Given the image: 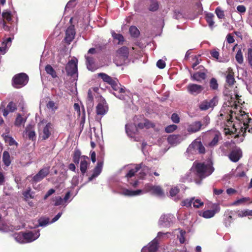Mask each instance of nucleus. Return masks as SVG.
Here are the masks:
<instances>
[{
	"mask_svg": "<svg viewBox=\"0 0 252 252\" xmlns=\"http://www.w3.org/2000/svg\"><path fill=\"white\" fill-rule=\"evenodd\" d=\"M214 170L211 161L203 163L194 162L190 171L183 178V181L186 182L193 181L199 184L202 179L210 175Z\"/></svg>",
	"mask_w": 252,
	"mask_h": 252,
	"instance_id": "f257e3e1",
	"label": "nucleus"
},
{
	"mask_svg": "<svg viewBox=\"0 0 252 252\" xmlns=\"http://www.w3.org/2000/svg\"><path fill=\"white\" fill-rule=\"evenodd\" d=\"M98 76L100 77L104 82L111 85L114 91L113 94L117 98L121 100H125L128 97L129 92L126 89L125 87L118 83L110 76L104 73H100L98 74Z\"/></svg>",
	"mask_w": 252,
	"mask_h": 252,
	"instance_id": "f03ea898",
	"label": "nucleus"
},
{
	"mask_svg": "<svg viewBox=\"0 0 252 252\" xmlns=\"http://www.w3.org/2000/svg\"><path fill=\"white\" fill-rule=\"evenodd\" d=\"M149 192L158 196H162L164 195V192L160 186H153L152 184H146L143 190L138 189L136 190H132L128 189H124L122 191L121 193L124 195L133 196L140 195L142 193Z\"/></svg>",
	"mask_w": 252,
	"mask_h": 252,
	"instance_id": "7ed1b4c3",
	"label": "nucleus"
},
{
	"mask_svg": "<svg viewBox=\"0 0 252 252\" xmlns=\"http://www.w3.org/2000/svg\"><path fill=\"white\" fill-rule=\"evenodd\" d=\"M149 170V169L148 167L142 163L135 165L133 166V167L129 169V171L126 175V177L127 178L128 180H129V178L134 176L137 173L136 175L138 176V178L140 179H143L146 174L148 173ZM128 181L129 182L130 184L133 187H136L139 184L138 180H136L133 183L130 182L129 181Z\"/></svg>",
	"mask_w": 252,
	"mask_h": 252,
	"instance_id": "20e7f679",
	"label": "nucleus"
},
{
	"mask_svg": "<svg viewBox=\"0 0 252 252\" xmlns=\"http://www.w3.org/2000/svg\"><path fill=\"white\" fill-rule=\"evenodd\" d=\"M205 152L204 147L198 139L194 140L188 147L185 156L190 160L194 159V156L197 154H203Z\"/></svg>",
	"mask_w": 252,
	"mask_h": 252,
	"instance_id": "39448f33",
	"label": "nucleus"
},
{
	"mask_svg": "<svg viewBox=\"0 0 252 252\" xmlns=\"http://www.w3.org/2000/svg\"><path fill=\"white\" fill-rule=\"evenodd\" d=\"M77 63L76 58L73 59L68 62L65 67L67 75L73 77L74 80L78 77Z\"/></svg>",
	"mask_w": 252,
	"mask_h": 252,
	"instance_id": "423d86ee",
	"label": "nucleus"
},
{
	"mask_svg": "<svg viewBox=\"0 0 252 252\" xmlns=\"http://www.w3.org/2000/svg\"><path fill=\"white\" fill-rule=\"evenodd\" d=\"M28 76L24 73H20L13 78V85L15 88H20L25 86L28 82Z\"/></svg>",
	"mask_w": 252,
	"mask_h": 252,
	"instance_id": "0eeeda50",
	"label": "nucleus"
},
{
	"mask_svg": "<svg viewBox=\"0 0 252 252\" xmlns=\"http://www.w3.org/2000/svg\"><path fill=\"white\" fill-rule=\"evenodd\" d=\"M218 103V98L214 96L211 99H205L200 102L198 107L201 111H206L209 109H213Z\"/></svg>",
	"mask_w": 252,
	"mask_h": 252,
	"instance_id": "6e6552de",
	"label": "nucleus"
},
{
	"mask_svg": "<svg viewBox=\"0 0 252 252\" xmlns=\"http://www.w3.org/2000/svg\"><path fill=\"white\" fill-rule=\"evenodd\" d=\"M240 96L238 94H235L234 97H231V100L228 102V110L231 113V118H232V114L234 113L235 114H236V112L234 111V109H237L238 107L239 106V104H242V101L239 98ZM244 102L243 101V103Z\"/></svg>",
	"mask_w": 252,
	"mask_h": 252,
	"instance_id": "1a4fd4ad",
	"label": "nucleus"
},
{
	"mask_svg": "<svg viewBox=\"0 0 252 252\" xmlns=\"http://www.w3.org/2000/svg\"><path fill=\"white\" fill-rule=\"evenodd\" d=\"M204 90V87L196 84H189L187 86V91L191 94L196 95L201 93Z\"/></svg>",
	"mask_w": 252,
	"mask_h": 252,
	"instance_id": "9d476101",
	"label": "nucleus"
},
{
	"mask_svg": "<svg viewBox=\"0 0 252 252\" xmlns=\"http://www.w3.org/2000/svg\"><path fill=\"white\" fill-rule=\"evenodd\" d=\"M220 208L218 205H214L213 210H207L200 212L199 216L205 219H210L213 217L216 213L220 211Z\"/></svg>",
	"mask_w": 252,
	"mask_h": 252,
	"instance_id": "9b49d317",
	"label": "nucleus"
},
{
	"mask_svg": "<svg viewBox=\"0 0 252 252\" xmlns=\"http://www.w3.org/2000/svg\"><path fill=\"white\" fill-rule=\"evenodd\" d=\"M174 219L173 216L170 214L162 215L159 220L158 224L162 227L169 226Z\"/></svg>",
	"mask_w": 252,
	"mask_h": 252,
	"instance_id": "f8f14e48",
	"label": "nucleus"
},
{
	"mask_svg": "<svg viewBox=\"0 0 252 252\" xmlns=\"http://www.w3.org/2000/svg\"><path fill=\"white\" fill-rule=\"evenodd\" d=\"M210 138H212L211 142L208 143V145L210 147H213L216 146L219 140V138L221 137L220 132L218 131H211L207 134Z\"/></svg>",
	"mask_w": 252,
	"mask_h": 252,
	"instance_id": "ddd939ff",
	"label": "nucleus"
},
{
	"mask_svg": "<svg viewBox=\"0 0 252 252\" xmlns=\"http://www.w3.org/2000/svg\"><path fill=\"white\" fill-rule=\"evenodd\" d=\"M184 140V137L181 135H170L167 138L169 144L173 146H177Z\"/></svg>",
	"mask_w": 252,
	"mask_h": 252,
	"instance_id": "4468645a",
	"label": "nucleus"
},
{
	"mask_svg": "<svg viewBox=\"0 0 252 252\" xmlns=\"http://www.w3.org/2000/svg\"><path fill=\"white\" fill-rule=\"evenodd\" d=\"M158 243L157 238L149 243L147 246L143 248L141 252H156L158 250Z\"/></svg>",
	"mask_w": 252,
	"mask_h": 252,
	"instance_id": "2eb2a0df",
	"label": "nucleus"
},
{
	"mask_svg": "<svg viewBox=\"0 0 252 252\" xmlns=\"http://www.w3.org/2000/svg\"><path fill=\"white\" fill-rule=\"evenodd\" d=\"M26 243L32 242L36 240L40 236L39 231L33 230L25 233Z\"/></svg>",
	"mask_w": 252,
	"mask_h": 252,
	"instance_id": "dca6fc26",
	"label": "nucleus"
},
{
	"mask_svg": "<svg viewBox=\"0 0 252 252\" xmlns=\"http://www.w3.org/2000/svg\"><path fill=\"white\" fill-rule=\"evenodd\" d=\"M49 173V168H44L41 169L37 174L33 177L32 180L34 182H38L45 177Z\"/></svg>",
	"mask_w": 252,
	"mask_h": 252,
	"instance_id": "f3484780",
	"label": "nucleus"
},
{
	"mask_svg": "<svg viewBox=\"0 0 252 252\" xmlns=\"http://www.w3.org/2000/svg\"><path fill=\"white\" fill-rule=\"evenodd\" d=\"M242 157V151L239 148L234 149L229 155V159L233 161L237 162Z\"/></svg>",
	"mask_w": 252,
	"mask_h": 252,
	"instance_id": "a211bd4d",
	"label": "nucleus"
},
{
	"mask_svg": "<svg viewBox=\"0 0 252 252\" xmlns=\"http://www.w3.org/2000/svg\"><path fill=\"white\" fill-rule=\"evenodd\" d=\"M236 118L239 121H242L245 126L250 124L252 120L251 118H248V116L244 111L242 110L239 111Z\"/></svg>",
	"mask_w": 252,
	"mask_h": 252,
	"instance_id": "6ab92c4d",
	"label": "nucleus"
},
{
	"mask_svg": "<svg viewBox=\"0 0 252 252\" xmlns=\"http://www.w3.org/2000/svg\"><path fill=\"white\" fill-rule=\"evenodd\" d=\"M75 32L74 26H69L66 31L65 40L66 42L70 43L74 38Z\"/></svg>",
	"mask_w": 252,
	"mask_h": 252,
	"instance_id": "aec40b11",
	"label": "nucleus"
},
{
	"mask_svg": "<svg viewBox=\"0 0 252 252\" xmlns=\"http://www.w3.org/2000/svg\"><path fill=\"white\" fill-rule=\"evenodd\" d=\"M89 158L87 156H81L80 169L82 174H84L86 172L89 165Z\"/></svg>",
	"mask_w": 252,
	"mask_h": 252,
	"instance_id": "412c9836",
	"label": "nucleus"
},
{
	"mask_svg": "<svg viewBox=\"0 0 252 252\" xmlns=\"http://www.w3.org/2000/svg\"><path fill=\"white\" fill-rule=\"evenodd\" d=\"M103 167V162L98 161L96 166L94 169L92 175L89 178V181H92L94 179L97 177L101 172Z\"/></svg>",
	"mask_w": 252,
	"mask_h": 252,
	"instance_id": "4be33fe9",
	"label": "nucleus"
},
{
	"mask_svg": "<svg viewBox=\"0 0 252 252\" xmlns=\"http://www.w3.org/2000/svg\"><path fill=\"white\" fill-rule=\"evenodd\" d=\"M126 130L127 134L131 137H134L138 131L137 126L132 124L126 125Z\"/></svg>",
	"mask_w": 252,
	"mask_h": 252,
	"instance_id": "5701e85b",
	"label": "nucleus"
},
{
	"mask_svg": "<svg viewBox=\"0 0 252 252\" xmlns=\"http://www.w3.org/2000/svg\"><path fill=\"white\" fill-rule=\"evenodd\" d=\"M51 128L52 124L49 123L45 126L43 130L40 132V135L43 140H45L49 138L51 134L50 129Z\"/></svg>",
	"mask_w": 252,
	"mask_h": 252,
	"instance_id": "b1692460",
	"label": "nucleus"
},
{
	"mask_svg": "<svg viewBox=\"0 0 252 252\" xmlns=\"http://www.w3.org/2000/svg\"><path fill=\"white\" fill-rule=\"evenodd\" d=\"M108 111V107L105 103H99L96 106V112L98 115H104Z\"/></svg>",
	"mask_w": 252,
	"mask_h": 252,
	"instance_id": "393cba45",
	"label": "nucleus"
},
{
	"mask_svg": "<svg viewBox=\"0 0 252 252\" xmlns=\"http://www.w3.org/2000/svg\"><path fill=\"white\" fill-rule=\"evenodd\" d=\"M201 126L202 125L200 122H195L188 126L187 130L189 132L194 133L199 131L200 129Z\"/></svg>",
	"mask_w": 252,
	"mask_h": 252,
	"instance_id": "a878e982",
	"label": "nucleus"
},
{
	"mask_svg": "<svg viewBox=\"0 0 252 252\" xmlns=\"http://www.w3.org/2000/svg\"><path fill=\"white\" fill-rule=\"evenodd\" d=\"M206 77V74L205 72H197L191 75V79L193 81H196L198 82H201Z\"/></svg>",
	"mask_w": 252,
	"mask_h": 252,
	"instance_id": "bb28decb",
	"label": "nucleus"
},
{
	"mask_svg": "<svg viewBox=\"0 0 252 252\" xmlns=\"http://www.w3.org/2000/svg\"><path fill=\"white\" fill-rule=\"evenodd\" d=\"M17 109L16 104L12 101L10 102L7 105L6 108H4L3 110V115L4 117H6L9 113L13 112Z\"/></svg>",
	"mask_w": 252,
	"mask_h": 252,
	"instance_id": "cd10ccee",
	"label": "nucleus"
},
{
	"mask_svg": "<svg viewBox=\"0 0 252 252\" xmlns=\"http://www.w3.org/2000/svg\"><path fill=\"white\" fill-rule=\"evenodd\" d=\"M11 41L12 38L9 37L2 43L1 46L0 47V52L1 54H4L6 53L7 49L11 45Z\"/></svg>",
	"mask_w": 252,
	"mask_h": 252,
	"instance_id": "c85d7f7f",
	"label": "nucleus"
},
{
	"mask_svg": "<svg viewBox=\"0 0 252 252\" xmlns=\"http://www.w3.org/2000/svg\"><path fill=\"white\" fill-rule=\"evenodd\" d=\"M252 202L251 199L249 197H242L232 203L233 205L238 206L241 205H246Z\"/></svg>",
	"mask_w": 252,
	"mask_h": 252,
	"instance_id": "c756f323",
	"label": "nucleus"
},
{
	"mask_svg": "<svg viewBox=\"0 0 252 252\" xmlns=\"http://www.w3.org/2000/svg\"><path fill=\"white\" fill-rule=\"evenodd\" d=\"M26 120V118L23 117L20 114H18L14 122V125L18 127L24 126Z\"/></svg>",
	"mask_w": 252,
	"mask_h": 252,
	"instance_id": "7c9ffc66",
	"label": "nucleus"
},
{
	"mask_svg": "<svg viewBox=\"0 0 252 252\" xmlns=\"http://www.w3.org/2000/svg\"><path fill=\"white\" fill-rule=\"evenodd\" d=\"M15 240L19 243H26L25 233L19 232L13 235Z\"/></svg>",
	"mask_w": 252,
	"mask_h": 252,
	"instance_id": "2f4dec72",
	"label": "nucleus"
},
{
	"mask_svg": "<svg viewBox=\"0 0 252 252\" xmlns=\"http://www.w3.org/2000/svg\"><path fill=\"white\" fill-rule=\"evenodd\" d=\"M117 54L120 57H123L124 59H126L129 54L128 49L126 47H123L117 51Z\"/></svg>",
	"mask_w": 252,
	"mask_h": 252,
	"instance_id": "473e14b6",
	"label": "nucleus"
},
{
	"mask_svg": "<svg viewBox=\"0 0 252 252\" xmlns=\"http://www.w3.org/2000/svg\"><path fill=\"white\" fill-rule=\"evenodd\" d=\"M214 15L211 13H207L205 15V19L209 26L212 29L214 25Z\"/></svg>",
	"mask_w": 252,
	"mask_h": 252,
	"instance_id": "72a5a7b5",
	"label": "nucleus"
},
{
	"mask_svg": "<svg viewBox=\"0 0 252 252\" xmlns=\"http://www.w3.org/2000/svg\"><path fill=\"white\" fill-rule=\"evenodd\" d=\"M86 59V64L87 68L91 71L94 70V67H93V64L94 63V58L89 55H86L85 56Z\"/></svg>",
	"mask_w": 252,
	"mask_h": 252,
	"instance_id": "f704fd0d",
	"label": "nucleus"
},
{
	"mask_svg": "<svg viewBox=\"0 0 252 252\" xmlns=\"http://www.w3.org/2000/svg\"><path fill=\"white\" fill-rule=\"evenodd\" d=\"M26 132L30 139L33 140L35 137L34 131L32 129V126L29 125L26 128Z\"/></svg>",
	"mask_w": 252,
	"mask_h": 252,
	"instance_id": "c9c22d12",
	"label": "nucleus"
},
{
	"mask_svg": "<svg viewBox=\"0 0 252 252\" xmlns=\"http://www.w3.org/2000/svg\"><path fill=\"white\" fill-rule=\"evenodd\" d=\"M2 160L5 165L8 166L11 163L10 155L8 152L4 151L3 153Z\"/></svg>",
	"mask_w": 252,
	"mask_h": 252,
	"instance_id": "e433bc0d",
	"label": "nucleus"
},
{
	"mask_svg": "<svg viewBox=\"0 0 252 252\" xmlns=\"http://www.w3.org/2000/svg\"><path fill=\"white\" fill-rule=\"evenodd\" d=\"M224 223L225 226H230L232 221L233 219L232 216L230 215V212L228 211L226 212L224 215Z\"/></svg>",
	"mask_w": 252,
	"mask_h": 252,
	"instance_id": "4c0bfd02",
	"label": "nucleus"
},
{
	"mask_svg": "<svg viewBox=\"0 0 252 252\" xmlns=\"http://www.w3.org/2000/svg\"><path fill=\"white\" fill-rule=\"evenodd\" d=\"M48 109L52 112H55L58 108V105L53 101H49L46 104Z\"/></svg>",
	"mask_w": 252,
	"mask_h": 252,
	"instance_id": "58836bf2",
	"label": "nucleus"
},
{
	"mask_svg": "<svg viewBox=\"0 0 252 252\" xmlns=\"http://www.w3.org/2000/svg\"><path fill=\"white\" fill-rule=\"evenodd\" d=\"M138 127L140 128H143L144 127L149 128L154 126V124L150 123L148 120H145L143 123H140L137 126Z\"/></svg>",
	"mask_w": 252,
	"mask_h": 252,
	"instance_id": "ea45409f",
	"label": "nucleus"
},
{
	"mask_svg": "<svg viewBox=\"0 0 252 252\" xmlns=\"http://www.w3.org/2000/svg\"><path fill=\"white\" fill-rule=\"evenodd\" d=\"M81 157L80 151L78 150H75L74 152V155L73 157V161L75 163H78L80 161V159H81Z\"/></svg>",
	"mask_w": 252,
	"mask_h": 252,
	"instance_id": "a19ab883",
	"label": "nucleus"
},
{
	"mask_svg": "<svg viewBox=\"0 0 252 252\" xmlns=\"http://www.w3.org/2000/svg\"><path fill=\"white\" fill-rule=\"evenodd\" d=\"M49 219L48 218H40L38 220L39 222V225L40 226H45L47 225L48 224L51 223L49 221Z\"/></svg>",
	"mask_w": 252,
	"mask_h": 252,
	"instance_id": "79ce46f5",
	"label": "nucleus"
},
{
	"mask_svg": "<svg viewBox=\"0 0 252 252\" xmlns=\"http://www.w3.org/2000/svg\"><path fill=\"white\" fill-rule=\"evenodd\" d=\"M129 32L133 37H137L139 34V32L137 28L135 26H131L129 28Z\"/></svg>",
	"mask_w": 252,
	"mask_h": 252,
	"instance_id": "37998d69",
	"label": "nucleus"
},
{
	"mask_svg": "<svg viewBox=\"0 0 252 252\" xmlns=\"http://www.w3.org/2000/svg\"><path fill=\"white\" fill-rule=\"evenodd\" d=\"M158 8V4L156 0H152L149 6V10L152 11H155Z\"/></svg>",
	"mask_w": 252,
	"mask_h": 252,
	"instance_id": "c03bdc74",
	"label": "nucleus"
},
{
	"mask_svg": "<svg viewBox=\"0 0 252 252\" xmlns=\"http://www.w3.org/2000/svg\"><path fill=\"white\" fill-rule=\"evenodd\" d=\"M46 72L51 75L53 78L56 77V73L53 68L50 65H47L45 67Z\"/></svg>",
	"mask_w": 252,
	"mask_h": 252,
	"instance_id": "a18cd8bd",
	"label": "nucleus"
},
{
	"mask_svg": "<svg viewBox=\"0 0 252 252\" xmlns=\"http://www.w3.org/2000/svg\"><path fill=\"white\" fill-rule=\"evenodd\" d=\"M236 60L237 62L240 63L242 64L243 62V53L241 49H239L236 55L235 56Z\"/></svg>",
	"mask_w": 252,
	"mask_h": 252,
	"instance_id": "49530a36",
	"label": "nucleus"
},
{
	"mask_svg": "<svg viewBox=\"0 0 252 252\" xmlns=\"http://www.w3.org/2000/svg\"><path fill=\"white\" fill-rule=\"evenodd\" d=\"M226 81L227 84H228L229 85H232L233 84L234 82H235V79L234 78L233 74L229 72L226 77Z\"/></svg>",
	"mask_w": 252,
	"mask_h": 252,
	"instance_id": "de8ad7c7",
	"label": "nucleus"
},
{
	"mask_svg": "<svg viewBox=\"0 0 252 252\" xmlns=\"http://www.w3.org/2000/svg\"><path fill=\"white\" fill-rule=\"evenodd\" d=\"M112 35L115 39L118 41L119 43H120L121 42L124 41V37L121 34L116 33L114 32H112Z\"/></svg>",
	"mask_w": 252,
	"mask_h": 252,
	"instance_id": "09e8293b",
	"label": "nucleus"
},
{
	"mask_svg": "<svg viewBox=\"0 0 252 252\" xmlns=\"http://www.w3.org/2000/svg\"><path fill=\"white\" fill-rule=\"evenodd\" d=\"M210 87L211 89L213 90H217L218 88V84L217 80L212 78L210 81Z\"/></svg>",
	"mask_w": 252,
	"mask_h": 252,
	"instance_id": "8fccbe9b",
	"label": "nucleus"
},
{
	"mask_svg": "<svg viewBox=\"0 0 252 252\" xmlns=\"http://www.w3.org/2000/svg\"><path fill=\"white\" fill-rule=\"evenodd\" d=\"M5 140L7 143L9 144L10 146L17 145V143L12 137L9 136H5Z\"/></svg>",
	"mask_w": 252,
	"mask_h": 252,
	"instance_id": "3c124183",
	"label": "nucleus"
},
{
	"mask_svg": "<svg viewBox=\"0 0 252 252\" xmlns=\"http://www.w3.org/2000/svg\"><path fill=\"white\" fill-rule=\"evenodd\" d=\"M53 201L55 202L54 205L55 206H59L63 204V200L60 196H56L53 198Z\"/></svg>",
	"mask_w": 252,
	"mask_h": 252,
	"instance_id": "603ef678",
	"label": "nucleus"
},
{
	"mask_svg": "<svg viewBox=\"0 0 252 252\" xmlns=\"http://www.w3.org/2000/svg\"><path fill=\"white\" fill-rule=\"evenodd\" d=\"M192 200H194V198L187 199L182 202L181 205L182 206H186L187 207H189L192 204Z\"/></svg>",
	"mask_w": 252,
	"mask_h": 252,
	"instance_id": "864d4df0",
	"label": "nucleus"
},
{
	"mask_svg": "<svg viewBox=\"0 0 252 252\" xmlns=\"http://www.w3.org/2000/svg\"><path fill=\"white\" fill-rule=\"evenodd\" d=\"M192 204H193L194 207L198 208L203 205V202H202L200 199H195L194 198V200H192Z\"/></svg>",
	"mask_w": 252,
	"mask_h": 252,
	"instance_id": "5fc2aeb1",
	"label": "nucleus"
},
{
	"mask_svg": "<svg viewBox=\"0 0 252 252\" xmlns=\"http://www.w3.org/2000/svg\"><path fill=\"white\" fill-rule=\"evenodd\" d=\"M215 12L219 19H222L224 17V12L220 7H217L216 9Z\"/></svg>",
	"mask_w": 252,
	"mask_h": 252,
	"instance_id": "6e6d98bb",
	"label": "nucleus"
},
{
	"mask_svg": "<svg viewBox=\"0 0 252 252\" xmlns=\"http://www.w3.org/2000/svg\"><path fill=\"white\" fill-rule=\"evenodd\" d=\"M177 128V126L175 125H171L165 127V130L167 133L173 132Z\"/></svg>",
	"mask_w": 252,
	"mask_h": 252,
	"instance_id": "4d7b16f0",
	"label": "nucleus"
},
{
	"mask_svg": "<svg viewBox=\"0 0 252 252\" xmlns=\"http://www.w3.org/2000/svg\"><path fill=\"white\" fill-rule=\"evenodd\" d=\"M247 60L249 64L252 66V48L248 49Z\"/></svg>",
	"mask_w": 252,
	"mask_h": 252,
	"instance_id": "13d9d810",
	"label": "nucleus"
},
{
	"mask_svg": "<svg viewBox=\"0 0 252 252\" xmlns=\"http://www.w3.org/2000/svg\"><path fill=\"white\" fill-rule=\"evenodd\" d=\"M186 231L183 230H180V235L178 236V238L179 239L180 242L182 244L184 243L185 241V235Z\"/></svg>",
	"mask_w": 252,
	"mask_h": 252,
	"instance_id": "bf43d9fd",
	"label": "nucleus"
},
{
	"mask_svg": "<svg viewBox=\"0 0 252 252\" xmlns=\"http://www.w3.org/2000/svg\"><path fill=\"white\" fill-rule=\"evenodd\" d=\"M179 190V189L177 187H172L169 191L170 196L172 197L175 196L178 193Z\"/></svg>",
	"mask_w": 252,
	"mask_h": 252,
	"instance_id": "052dcab7",
	"label": "nucleus"
},
{
	"mask_svg": "<svg viewBox=\"0 0 252 252\" xmlns=\"http://www.w3.org/2000/svg\"><path fill=\"white\" fill-rule=\"evenodd\" d=\"M2 17L6 20L7 21L9 22L11 20V13L8 11L3 12L2 13Z\"/></svg>",
	"mask_w": 252,
	"mask_h": 252,
	"instance_id": "680f3d73",
	"label": "nucleus"
},
{
	"mask_svg": "<svg viewBox=\"0 0 252 252\" xmlns=\"http://www.w3.org/2000/svg\"><path fill=\"white\" fill-rule=\"evenodd\" d=\"M23 195L26 198H33V193L31 191V189H29L25 191H24L23 193Z\"/></svg>",
	"mask_w": 252,
	"mask_h": 252,
	"instance_id": "e2e57ef3",
	"label": "nucleus"
},
{
	"mask_svg": "<svg viewBox=\"0 0 252 252\" xmlns=\"http://www.w3.org/2000/svg\"><path fill=\"white\" fill-rule=\"evenodd\" d=\"M157 66L160 69H163L165 66V63L162 60H159L157 63Z\"/></svg>",
	"mask_w": 252,
	"mask_h": 252,
	"instance_id": "0e129e2a",
	"label": "nucleus"
},
{
	"mask_svg": "<svg viewBox=\"0 0 252 252\" xmlns=\"http://www.w3.org/2000/svg\"><path fill=\"white\" fill-rule=\"evenodd\" d=\"M171 120L175 123H178L180 122V118L178 115L175 113L172 115Z\"/></svg>",
	"mask_w": 252,
	"mask_h": 252,
	"instance_id": "69168bd1",
	"label": "nucleus"
},
{
	"mask_svg": "<svg viewBox=\"0 0 252 252\" xmlns=\"http://www.w3.org/2000/svg\"><path fill=\"white\" fill-rule=\"evenodd\" d=\"M192 60L195 61V62L192 64V67L194 69H196V66L200 63V62L196 56H194Z\"/></svg>",
	"mask_w": 252,
	"mask_h": 252,
	"instance_id": "338daca9",
	"label": "nucleus"
},
{
	"mask_svg": "<svg viewBox=\"0 0 252 252\" xmlns=\"http://www.w3.org/2000/svg\"><path fill=\"white\" fill-rule=\"evenodd\" d=\"M55 192V190L53 189H49L48 192H47V193L45 195L44 197V199L45 200L47 199V198L50 196V195H51L52 194H53L54 192Z\"/></svg>",
	"mask_w": 252,
	"mask_h": 252,
	"instance_id": "774afa93",
	"label": "nucleus"
}]
</instances>
